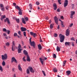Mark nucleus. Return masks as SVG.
I'll list each match as a JSON object with an SVG mask.
<instances>
[{"mask_svg": "<svg viewBox=\"0 0 77 77\" xmlns=\"http://www.w3.org/2000/svg\"><path fill=\"white\" fill-rule=\"evenodd\" d=\"M15 8L17 9L18 11H19V14L20 15H22V12H23V10H21L22 9L21 8H20L17 5V6H15Z\"/></svg>", "mask_w": 77, "mask_h": 77, "instance_id": "obj_1", "label": "nucleus"}, {"mask_svg": "<svg viewBox=\"0 0 77 77\" xmlns=\"http://www.w3.org/2000/svg\"><path fill=\"white\" fill-rule=\"evenodd\" d=\"M59 36V37L60 38V42H63L64 41L65 36L64 35H62V34H60Z\"/></svg>", "mask_w": 77, "mask_h": 77, "instance_id": "obj_2", "label": "nucleus"}, {"mask_svg": "<svg viewBox=\"0 0 77 77\" xmlns=\"http://www.w3.org/2000/svg\"><path fill=\"white\" fill-rule=\"evenodd\" d=\"M31 39H32V37H31L29 39V41L30 42L31 45V46H33L34 48H35V43L34 41H33L32 42V41H31Z\"/></svg>", "mask_w": 77, "mask_h": 77, "instance_id": "obj_3", "label": "nucleus"}, {"mask_svg": "<svg viewBox=\"0 0 77 77\" xmlns=\"http://www.w3.org/2000/svg\"><path fill=\"white\" fill-rule=\"evenodd\" d=\"M13 45L12 46L11 50L12 51H15V42L13 41L12 42Z\"/></svg>", "mask_w": 77, "mask_h": 77, "instance_id": "obj_4", "label": "nucleus"}, {"mask_svg": "<svg viewBox=\"0 0 77 77\" xmlns=\"http://www.w3.org/2000/svg\"><path fill=\"white\" fill-rule=\"evenodd\" d=\"M44 57H42V58H39V60L42 64V65H43L44 64Z\"/></svg>", "mask_w": 77, "mask_h": 77, "instance_id": "obj_5", "label": "nucleus"}, {"mask_svg": "<svg viewBox=\"0 0 77 77\" xmlns=\"http://www.w3.org/2000/svg\"><path fill=\"white\" fill-rule=\"evenodd\" d=\"M2 60H4V59H7V57H8V56H7V54H4V55H2Z\"/></svg>", "mask_w": 77, "mask_h": 77, "instance_id": "obj_6", "label": "nucleus"}, {"mask_svg": "<svg viewBox=\"0 0 77 77\" xmlns=\"http://www.w3.org/2000/svg\"><path fill=\"white\" fill-rule=\"evenodd\" d=\"M68 0H65L64 1V8H65V7H66V6H67V5H68Z\"/></svg>", "mask_w": 77, "mask_h": 77, "instance_id": "obj_7", "label": "nucleus"}, {"mask_svg": "<svg viewBox=\"0 0 77 77\" xmlns=\"http://www.w3.org/2000/svg\"><path fill=\"white\" fill-rule=\"evenodd\" d=\"M7 21L8 23V24H11V23H10V21H9V19L8 18H6V19L4 20V22L6 23Z\"/></svg>", "mask_w": 77, "mask_h": 77, "instance_id": "obj_8", "label": "nucleus"}, {"mask_svg": "<svg viewBox=\"0 0 77 77\" xmlns=\"http://www.w3.org/2000/svg\"><path fill=\"white\" fill-rule=\"evenodd\" d=\"M29 71L31 72H32V73H33L35 71H34V70L33 69V68L32 67H29Z\"/></svg>", "mask_w": 77, "mask_h": 77, "instance_id": "obj_9", "label": "nucleus"}, {"mask_svg": "<svg viewBox=\"0 0 77 77\" xmlns=\"http://www.w3.org/2000/svg\"><path fill=\"white\" fill-rule=\"evenodd\" d=\"M54 20L56 24H58V18L57 17L55 16L54 17Z\"/></svg>", "mask_w": 77, "mask_h": 77, "instance_id": "obj_10", "label": "nucleus"}, {"mask_svg": "<svg viewBox=\"0 0 77 77\" xmlns=\"http://www.w3.org/2000/svg\"><path fill=\"white\" fill-rule=\"evenodd\" d=\"M14 62H15L16 63H17V60H16V59H15V58L14 57H13L11 58V62H12V63H13Z\"/></svg>", "mask_w": 77, "mask_h": 77, "instance_id": "obj_11", "label": "nucleus"}, {"mask_svg": "<svg viewBox=\"0 0 77 77\" xmlns=\"http://www.w3.org/2000/svg\"><path fill=\"white\" fill-rule=\"evenodd\" d=\"M30 34L31 35H32V36H33V37H34V38H35L37 35L36 33H34L32 32H30Z\"/></svg>", "mask_w": 77, "mask_h": 77, "instance_id": "obj_12", "label": "nucleus"}, {"mask_svg": "<svg viewBox=\"0 0 77 77\" xmlns=\"http://www.w3.org/2000/svg\"><path fill=\"white\" fill-rule=\"evenodd\" d=\"M75 14V11H72L71 14V16L70 17L71 18H72V17L74 14Z\"/></svg>", "mask_w": 77, "mask_h": 77, "instance_id": "obj_13", "label": "nucleus"}, {"mask_svg": "<svg viewBox=\"0 0 77 77\" xmlns=\"http://www.w3.org/2000/svg\"><path fill=\"white\" fill-rule=\"evenodd\" d=\"M26 60L28 62H30V57H29V55H27L26 56Z\"/></svg>", "mask_w": 77, "mask_h": 77, "instance_id": "obj_14", "label": "nucleus"}, {"mask_svg": "<svg viewBox=\"0 0 77 77\" xmlns=\"http://www.w3.org/2000/svg\"><path fill=\"white\" fill-rule=\"evenodd\" d=\"M66 35L68 36L69 35V30L68 29H66Z\"/></svg>", "mask_w": 77, "mask_h": 77, "instance_id": "obj_15", "label": "nucleus"}, {"mask_svg": "<svg viewBox=\"0 0 77 77\" xmlns=\"http://www.w3.org/2000/svg\"><path fill=\"white\" fill-rule=\"evenodd\" d=\"M53 6L54 7V11H56L57 9V5H56V3L54 4Z\"/></svg>", "mask_w": 77, "mask_h": 77, "instance_id": "obj_16", "label": "nucleus"}, {"mask_svg": "<svg viewBox=\"0 0 77 77\" xmlns=\"http://www.w3.org/2000/svg\"><path fill=\"white\" fill-rule=\"evenodd\" d=\"M20 29L22 32H24L25 31H26L27 30L26 28H24L23 27H21Z\"/></svg>", "mask_w": 77, "mask_h": 77, "instance_id": "obj_17", "label": "nucleus"}, {"mask_svg": "<svg viewBox=\"0 0 77 77\" xmlns=\"http://www.w3.org/2000/svg\"><path fill=\"white\" fill-rule=\"evenodd\" d=\"M18 68L19 71H22V68L21 67V65H19L18 66Z\"/></svg>", "mask_w": 77, "mask_h": 77, "instance_id": "obj_18", "label": "nucleus"}, {"mask_svg": "<svg viewBox=\"0 0 77 77\" xmlns=\"http://www.w3.org/2000/svg\"><path fill=\"white\" fill-rule=\"evenodd\" d=\"M38 48L39 50H41L42 49V47L41 45H38Z\"/></svg>", "mask_w": 77, "mask_h": 77, "instance_id": "obj_19", "label": "nucleus"}, {"mask_svg": "<svg viewBox=\"0 0 77 77\" xmlns=\"http://www.w3.org/2000/svg\"><path fill=\"white\" fill-rule=\"evenodd\" d=\"M71 44V42H66L65 43V45H69Z\"/></svg>", "mask_w": 77, "mask_h": 77, "instance_id": "obj_20", "label": "nucleus"}, {"mask_svg": "<svg viewBox=\"0 0 77 77\" xmlns=\"http://www.w3.org/2000/svg\"><path fill=\"white\" fill-rule=\"evenodd\" d=\"M23 54H25V55H28V53H27V52L26 50H24L23 51Z\"/></svg>", "mask_w": 77, "mask_h": 77, "instance_id": "obj_21", "label": "nucleus"}, {"mask_svg": "<svg viewBox=\"0 0 77 77\" xmlns=\"http://www.w3.org/2000/svg\"><path fill=\"white\" fill-rule=\"evenodd\" d=\"M57 51H60V48L57 46Z\"/></svg>", "mask_w": 77, "mask_h": 77, "instance_id": "obj_22", "label": "nucleus"}, {"mask_svg": "<svg viewBox=\"0 0 77 77\" xmlns=\"http://www.w3.org/2000/svg\"><path fill=\"white\" fill-rule=\"evenodd\" d=\"M22 23H23V24H26V23L25 21V20H24V18H22Z\"/></svg>", "mask_w": 77, "mask_h": 77, "instance_id": "obj_23", "label": "nucleus"}, {"mask_svg": "<svg viewBox=\"0 0 77 77\" xmlns=\"http://www.w3.org/2000/svg\"><path fill=\"white\" fill-rule=\"evenodd\" d=\"M6 18V16H5V15H4L2 16L1 17V20L2 21V20H3L4 18Z\"/></svg>", "mask_w": 77, "mask_h": 77, "instance_id": "obj_24", "label": "nucleus"}, {"mask_svg": "<svg viewBox=\"0 0 77 77\" xmlns=\"http://www.w3.org/2000/svg\"><path fill=\"white\" fill-rule=\"evenodd\" d=\"M18 53H21V51H22V49L19 48L17 50Z\"/></svg>", "mask_w": 77, "mask_h": 77, "instance_id": "obj_25", "label": "nucleus"}, {"mask_svg": "<svg viewBox=\"0 0 77 77\" xmlns=\"http://www.w3.org/2000/svg\"><path fill=\"white\" fill-rule=\"evenodd\" d=\"M66 73H67V75H68L71 74V71L68 70L66 72Z\"/></svg>", "mask_w": 77, "mask_h": 77, "instance_id": "obj_26", "label": "nucleus"}, {"mask_svg": "<svg viewBox=\"0 0 77 77\" xmlns=\"http://www.w3.org/2000/svg\"><path fill=\"white\" fill-rule=\"evenodd\" d=\"M53 70L54 72H57V69L56 68H54Z\"/></svg>", "mask_w": 77, "mask_h": 77, "instance_id": "obj_27", "label": "nucleus"}, {"mask_svg": "<svg viewBox=\"0 0 77 77\" xmlns=\"http://www.w3.org/2000/svg\"><path fill=\"white\" fill-rule=\"evenodd\" d=\"M29 6L30 7V10H32V5L31 4H29Z\"/></svg>", "mask_w": 77, "mask_h": 77, "instance_id": "obj_28", "label": "nucleus"}, {"mask_svg": "<svg viewBox=\"0 0 77 77\" xmlns=\"http://www.w3.org/2000/svg\"><path fill=\"white\" fill-rule=\"evenodd\" d=\"M15 20H16L17 23H20V19L16 18Z\"/></svg>", "mask_w": 77, "mask_h": 77, "instance_id": "obj_29", "label": "nucleus"}, {"mask_svg": "<svg viewBox=\"0 0 77 77\" xmlns=\"http://www.w3.org/2000/svg\"><path fill=\"white\" fill-rule=\"evenodd\" d=\"M25 58H26V57L24 56L23 58V61H24V62H26V59H25Z\"/></svg>", "mask_w": 77, "mask_h": 77, "instance_id": "obj_30", "label": "nucleus"}, {"mask_svg": "<svg viewBox=\"0 0 77 77\" xmlns=\"http://www.w3.org/2000/svg\"><path fill=\"white\" fill-rule=\"evenodd\" d=\"M71 44H72V46H74V42H70Z\"/></svg>", "mask_w": 77, "mask_h": 77, "instance_id": "obj_31", "label": "nucleus"}, {"mask_svg": "<svg viewBox=\"0 0 77 77\" xmlns=\"http://www.w3.org/2000/svg\"><path fill=\"white\" fill-rule=\"evenodd\" d=\"M66 61H64L63 62V66H65V65H66Z\"/></svg>", "mask_w": 77, "mask_h": 77, "instance_id": "obj_32", "label": "nucleus"}, {"mask_svg": "<svg viewBox=\"0 0 77 77\" xmlns=\"http://www.w3.org/2000/svg\"><path fill=\"white\" fill-rule=\"evenodd\" d=\"M25 19L26 20V21H28L29 20V18L27 17H24Z\"/></svg>", "mask_w": 77, "mask_h": 77, "instance_id": "obj_33", "label": "nucleus"}, {"mask_svg": "<svg viewBox=\"0 0 77 77\" xmlns=\"http://www.w3.org/2000/svg\"><path fill=\"white\" fill-rule=\"evenodd\" d=\"M26 72L27 74H30V71H29V69H27L26 70Z\"/></svg>", "mask_w": 77, "mask_h": 77, "instance_id": "obj_34", "label": "nucleus"}, {"mask_svg": "<svg viewBox=\"0 0 77 77\" xmlns=\"http://www.w3.org/2000/svg\"><path fill=\"white\" fill-rule=\"evenodd\" d=\"M5 64H6V63H5V61H3L2 63V65L3 66H5Z\"/></svg>", "mask_w": 77, "mask_h": 77, "instance_id": "obj_35", "label": "nucleus"}, {"mask_svg": "<svg viewBox=\"0 0 77 77\" xmlns=\"http://www.w3.org/2000/svg\"><path fill=\"white\" fill-rule=\"evenodd\" d=\"M5 45H7V46H9V45H10V44L9 43L7 42V43H5Z\"/></svg>", "mask_w": 77, "mask_h": 77, "instance_id": "obj_36", "label": "nucleus"}, {"mask_svg": "<svg viewBox=\"0 0 77 77\" xmlns=\"http://www.w3.org/2000/svg\"><path fill=\"white\" fill-rule=\"evenodd\" d=\"M53 27V24H51L50 26V28H51V29H52Z\"/></svg>", "mask_w": 77, "mask_h": 77, "instance_id": "obj_37", "label": "nucleus"}, {"mask_svg": "<svg viewBox=\"0 0 77 77\" xmlns=\"http://www.w3.org/2000/svg\"><path fill=\"white\" fill-rule=\"evenodd\" d=\"M0 70L2 72L3 71V68L1 66H0Z\"/></svg>", "mask_w": 77, "mask_h": 77, "instance_id": "obj_38", "label": "nucleus"}, {"mask_svg": "<svg viewBox=\"0 0 77 77\" xmlns=\"http://www.w3.org/2000/svg\"><path fill=\"white\" fill-rule=\"evenodd\" d=\"M3 31H4V32H5L7 33V30L5 28H4L3 29Z\"/></svg>", "mask_w": 77, "mask_h": 77, "instance_id": "obj_39", "label": "nucleus"}, {"mask_svg": "<svg viewBox=\"0 0 77 77\" xmlns=\"http://www.w3.org/2000/svg\"><path fill=\"white\" fill-rule=\"evenodd\" d=\"M42 72L43 73V74H44V76H46V75L45 74V72H44V71L42 70Z\"/></svg>", "mask_w": 77, "mask_h": 77, "instance_id": "obj_40", "label": "nucleus"}, {"mask_svg": "<svg viewBox=\"0 0 77 77\" xmlns=\"http://www.w3.org/2000/svg\"><path fill=\"white\" fill-rule=\"evenodd\" d=\"M61 24L62 27H65V26L63 25V22H62V23H61Z\"/></svg>", "mask_w": 77, "mask_h": 77, "instance_id": "obj_41", "label": "nucleus"}, {"mask_svg": "<svg viewBox=\"0 0 77 77\" xmlns=\"http://www.w3.org/2000/svg\"><path fill=\"white\" fill-rule=\"evenodd\" d=\"M53 57L55 59H56V54H54V55H53Z\"/></svg>", "mask_w": 77, "mask_h": 77, "instance_id": "obj_42", "label": "nucleus"}, {"mask_svg": "<svg viewBox=\"0 0 77 77\" xmlns=\"http://www.w3.org/2000/svg\"><path fill=\"white\" fill-rule=\"evenodd\" d=\"M23 35L25 37L26 36V32H23Z\"/></svg>", "mask_w": 77, "mask_h": 77, "instance_id": "obj_43", "label": "nucleus"}, {"mask_svg": "<svg viewBox=\"0 0 77 77\" xmlns=\"http://www.w3.org/2000/svg\"><path fill=\"white\" fill-rule=\"evenodd\" d=\"M18 48L19 49L21 48V45H20V44H19V46L18 47Z\"/></svg>", "mask_w": 77, "mask_h": 77, "instance_id": "obj_44", "label": "nucleus"}, {"mask_svg": "<svg viewBox=\"0 0 77 77\" xmlns=\"http://www.w3.org/2000/svg\"><path fill=\"white\" fill-rule=\"evenodd\" d=\"M60 1H61V0H58V2L59 3V4H60V5H61V3H60Z\"/></svg>", "mask_w": 77, "mask_h": 77, "instance_id": "obj_45", "label": "nucleus"}, {"mask_svg": "<svg viewBox=\"0 0 77 77\" xmlns=\"http://www.w3.org/2000/svg\"><path fill=\"white\" fill-rule=\"evenodd\" d=\"M18 35L17 33H15L14 34V36H17Z\"/></svg>", "mask_w": 77, "mask_h": 77, "instance_id": "obj_46", "label": "nucleus"}, {"mask_svg": "<svg viewBox=\"0 0 77 77\" xmlns=\"http://www.w3.org/2000/svg\"><path fill=\"white\" fill-rule=\"evenodd\" d=\"M5 8H6V9L7 10H8L9 9V6H6Z\"/></svg>", "mask_w": 77, "mask_h": 77, "instance_id": "obj_47", "label": "nucleus"}, {"mask_svg": "<svg viewBox=\"0 0 77 77\" xmlns=\"http://www.w3.org/2000/svg\"><path fill=\"white\" fill-rule=\"evenodd\" d=\"M18 34L19 35H21V31H19L18 32Z\"/></svg>", "mask_w": 77, "mask_h": 77, "instance_id": "obj_48", "label": "nucleus"}, {"mask_svg": "<svg viewBox=\"0 0 77 77\" xmlns=\"http://www.w3.org/2000/svg\"><path fill=\"white\" fill-rule=\"evenodd\" d=\"M5 8H1V10L2 11H5Z\"/></svg>", "mask_w": 77, "mask_h": 77, "instance_id": "obj_49", "label": "nucleus"}, {"mask_svg": "<svg viewBox=\"0 0 77 77\" xmlns=\"http://www.w3.org/2000/svg\"><path fill=\"white\" fill-rule=\"evenodd\" d=\"M36 4L37 5H39V2H36Z\"/></svg>", "mask_w": 77, "mask_h": 77, "instance_id": "obj_50", "label": "nucleus"}, {"mask_svg": "<svg viewBox=\"0 0 77 77\" xmlns=\"http://www.w3.org/2000/svg\"><path fill=\"white\" fill-rule=\"evenodd\" d=\"M7 32L8 34H9V33H10V30H7Z\"/></svg>", "mask_w": 77, "mask_h": 77, "instance_id": "obj_51", "label": "nucleus"}, {"mask_svg": "<svg viewBox=\"0 0 77 77\" xmlns=\"http://www.w3.org/2000/svg\"><path fill=\"white\" fill-rule=\"evenodd\" d=\"M54 36V37H57V34L56 33H55Z\"/></svg>", "mask_w": 77, "mask_h": 77, "instance_id": "obj_52", "label": "nucleus"}, {"mask_svg": "<svg viewBox=\"0 0 77 77\" xmlns=\"http://www.w3.org/2000/svg\"><path fill=\"white\" fill-rule=\"evenodd\" d=\"M1 8H3V5L2 4H0Z\"/></svg>", "mask_w": 77, "mask_h": 77, "instance_id": "obj_53", "label": "nucleus"}, {"mask_svg": "<svg viewBox=\"0 0 77 77\" xmlns=\"http://www.w3.org/2000/svg\"><path fill=\"white\" fill-rule=\"evenodd\" d=\"M57 12H60V9L59 8H58L57 9Z\"/></svg>", "mask_w": 77, "mask_h": 77, "instance_id": "obj_54", "label": "nucleus"}, {"mask_svg": "<svg viewBox=\"0 0 77 77\" xmlns=\"http://www.w3.org/2000/svg\"><path fill=\"white\" fill-rule=\"evenodd\" d=\"M73 26V23H71V24L70 25V27H71Z\"/></svg>", "mask_w": 77, "mask_h": 77, "instance_id": "obj_55", "label": "nucleus"}, {"mask_svg": "<svg viewBox=\"0 0 77 77\" xmlns=\"http://www.w3.org/2000/svg\"><path fill=\"white\" fill-rule=\"evenodd\" d=\"M71 40H72V41H75V40H74V38H71Z\"/></svg>", "mask_w": 77, "mask_h": 77, "instance_id": "obj_56", "label": "nucleus"}, {"mask_svg": "<svg viewBox=\"0 0 77 77\" xmlns=\"http://www.w3.org/2000/svg\"><path fill=\"white\" fill-rule=\"evenodd\" d=\"M60 18H61V19H64V17H63V16H61L60 17Z\"/></svg>", "mask_w": 77, "mask_h": 77, "instance_id": "obj_57", "label": "nucleus"}, {"mask_svg": "<svg viewBox=\"0 0 77 77\" xmlns=\"http://www.w3.org/2000/svg\"><path fill=\"white\" fill-rule=\"evenodd\" d=\"M45 20H48V17H47L45 18Z\"/></svg>", "mask_w": 77, "mask_h": 77, "instance_id": "obj_58", "label": "nucleus"}, {"mask_svg": "<svg viewBox=\"0 0 77 77\" xmlns=\"http://www.w3.org/2000/svg\"><path fill=\"white\" fill-rule=\"evenodd\" d=\"M13 5H14V6H16V3H13Z\"/></svg>", "mask_w": 77, "mask_h": 77, "instance_id": "obj_59", "label": "nucleus"}, {"mask_svg": "<svg viewBox=\"0 0 77 77\" xmlns=\"http://www.w3.org/2000/svg\"><path fill=\"white\" fill-rule=\"evenodd\" d=\"M3 35L4 36H7V35L5 33H3Z\"/></svg>", "mask_w": 77, "mask_h": 77, "instance_id": "obj_60", "label": "nucleus"}, {"mask_svg": "<svg viewBox=\"0 0 77 77\" xmlns=\"http://www.w3.org/2000/svg\"><path fill=\"white\" fill-rule=\"evenodd\" d=\"M5 39H9V37L8 36L5 37Z\"/></svg>", "mask_w": 77, "mask_h": 77, "instance_id": "obj_61", "label": "nucleus"}, {"mask_svg": "<svg viewBox=\"0 0 77 77\" xmlns=\"http://www.w3.org/2000/svg\"><path fill=\"white\" fill-rule=\"evenodd\" d=\"M50 49H48L47 51L48 53H50Z\"/></svg>", "mask_w": 77, "mask_h": 77, "instance_id": "obj_62", "label": "nucleus"}, {"mask_svg": "<svg viewBox=\"0 0 77 77\" xmlns=\"http://www.w3.org/2000/svg\"><path fill=\"white\" fill-rule=\"evenodd\" d=\"M40 42H43V41H42V40L40 38Z\"/></svg>", "mask_w": 77, "mask_h": 77, "instance_id": "obj_63", "label": "nucleus"}, {"mask_svg": "<svg viewBox=\"0 0 77 77\" xmlns=\"http://www.w3.org/2000/svg\"><path fill=\"white\" fill-rule=\"evenodd\" d=\"M14 77H16V74H14Z\"/></svg>", "mask_w": 77, "mask_h": 77, "instance_id": "obj_64", "label": "nucleus"}]
</instances>
